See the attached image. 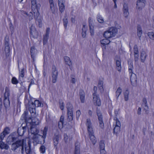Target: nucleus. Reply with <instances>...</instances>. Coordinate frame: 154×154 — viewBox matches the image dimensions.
<instances>
[{"label": "nucleus", "instance_id": "obj_1", "mask_svg": "<svg viewBox=\"0 0 154 154\" xmlns=\"http://www.w3.org/2000/svg\"><path fill=\"white\" fill-rule=\"evenodd\" d=\"M26 144V139L19 140L13 143L11 145V149L15 151L17 149L21 151L22 154H24V151L26 154H30L31 152L30 143L29 142L28 144Z\"/></svg>", "mask_w": 154, "mask_h": 154}, {"label": "nucleus", "instance_id": "obj_2", "mask_svg": "<svg viewBox=\"0 0 154 154\" xmlns=\"http://www.w3.org/2000/svg\"><path fill=\"white\" fill-rule=\"evenodd\" d=\"M48 131V128L45 127L43 129H41L42 135L38 134L35 135H33V136H29L30 139H32L33 141L37 143H44L45 142V139L46 137L47 133Z\"/></svg>", "mask_w": 154, "mask_h": 154}, {"label": "nucleus", "instance_id": "obj_3", "mask_svg": "<svg viewBox=\"0 0 154 154\" xmlns=\"http://www.w3.org/2000/svg\"><path fill=\"white\" fill-rule=\"evenodd\" d=\"M117 32V29L116 28L112 27L107 31H105L103 35L106 38H112L116 35Z\"/></svg>", "mask_w": 154, "mask_h": 154}, {"label": "nucleus", "instance_id": "obj_4", "mask_svg": "<svg viewBox=\"0 0 154 154\" xmlns=\"http://www.w3.org/2000/svg\"><path fill=\"white\" fill-rule=\"evenodd\" d=\"M10 89L8 87H6L5 88V92L4 94V104L6 108L9 107L10 105L9 97L10 96Z\"/></svg>", "mask_w": 154, "mask_h": 154}, {"label": "nucleus", "instance_id": "obj_5", "mask_svg": "<svg viewBox=\"0 0 154 154\" xmlns=\"http://www.w3.org/2000/svg\"><path fill=\"white\" fill-rule=\"evenodd\" d=\"M121 124L119 121L117 119L116 120V123L114 124L113 133L116 135L120 131Z\"/></svg>", "mask_w": 154, "mask_h": 154}, {"label": "nucleus", "instance_id": "obj_6", "mask_svg": "<svg viewBox=\"0 0 154 154\" xmlns=\"http://www.w3.org/2000/svg\"><path fill=\"white\" fill-rule=\"evenodd\" d=\"M93 102L96 105L100 106L101 105L100 99L99 96L95 93H94L92 95Z\"/></svg>", "mask_w": 154, "mask_h": 154}, {"label": "nucleus", "instance_id": "obj_7", "mask_svg": "<svg viewBox=\"0 0 154 154\" xmlns=\"http://www.w3.org/2000/svg\"><path fill=\"white\" fill-rule=\"evenodd\" d=\"M58 72L55 66H53L52 69V82L54 83L56 82L57 78Z\"/></svg>", "mask_w": 154, "mask_h": 154}, {"label": "nucleus", "instance_id": "obj_8", "mask_svg": "<svg viewBox=\"0 0 154 154\" xmlns=\"http://www.w3.org/2000/svg\"><path fill=\"white\" fill-rule=\"evenodd\" d=\"M39 131V129L35 126H31L30 129L28 130L29 138V136H33V135H35L38 133Z\"/></svg>", "mask_w": 154, "mask_h": 154}, {"label": "nucleus", "instance_id": "obj_9", "mask_svg": "<svg viewBox=\"0 0 154 154\" xmlns=\"http://www.w3.org/2000/svg\"><path fill=\"white\" fill-rule=\"evenodd\" d=\"M97 116H98L99 126L100 128L103 129L104 128V124L103 122L102 114L99 111H97Z\"/></svg>", "mask_w": 154, "mask_h": 154}, {"label": "nucleus", "instance_id": "obj_10", "mask_svg": "<svg viewBox=\"0 0 154 154\" xmlns=\"http://www.w3.org/2000/svg\"><path fill=\"white\" fill-rule=\"evenodd\" d=\"M145 0H138L137 2L136 8L139 10H141L145 5Z\"/></svg>", "mask_w": 154, "mask_h": 154}, {"label": "nucleus", "instance_id": "obj_11", "mask_svg": "<svg viewBox=\"0 0 154 154\" xmlns=\"http://www.w3.org/2000/svg\"><path fill=\"white\" fill-rule=\"evenodd\" d=\"M31 36L34 38H37L38 35V33L36 30L35 27L33 25H32L30 28Z\"/></svg>", "mask_w": 154, "mask_h": 154}, {"label": "nucleus", "instance_id": "obj_12", "mask_svg": "<svg viewBox=\"0 0 154 154\" xmlns=\"http://www.w3.org/2000/svg\"><path fill=\"white\" fill-rule=\"evenodd\" d=\"M88 23L89 26L90 32L91 35H93L94 34V23L93 20L91 18H88Z\"/></svg>", "mask_w": 154, "mask_h": 154}, {"label": "nucleus", "instance_id": "obj_13", "mask_svg": "<svg viewBox=\"0 0 154 154\" xmlns=\"http://www.w3.org/2000/svg\"><path fill=\"white\" fill-rule=\"evenodd\" d=\"M28 123L30 124H32L33 125H37L39 123V121L36 118H34L32 119L30 118H28Z\"/></svg>", "mask_w": 154, "mask_h": 154}, {"label": "nucleus", "instance_id": "obj_14", "mask_svg": "<svg viewBox=\"0 0 154 154\" xmlns=\"http://www.w3.org/2000/svg\"><path fill=\"white\" fill-rule=\"evenodd\" d=\"M142 107L143 109L145 111V112L146 114L148 113L149 107L148 106L147 101L146 99L143 98V103H142Z\"/></svg>", "mask_w": 154, "mask_h": 154}, {"label": "nucleus", "instance_id": "obj_15", "mask_svg": "<svg viewBox=\"0 0 154 154\" xmlns=\"http://www.w3.org/2000/svg\"><path fill=\"white\" fill-rule=\"evenodd\" d=\"M65 2L64 0H58V4L59 6V10L61 13L63 12L65 10L64 3Z\"/></svg>", "mask_w": 154, "mask_h": 154}, {"label": "nucleus", "instance_id": "obj_16", "mask_svg": "<svg viewBox=\"0 0 154 154\" xmlns=\"http://www.w3.org/2000/svg\"><path fill=\"white\" fill-rule=\"evenodd\" d=\"M22 127L19 128L17 130V133L20 136H22L25 132L26 131L27 128V126H23V125H22ZM26 126H27L26 125Z\"/></svg>", "mask_w": 154, "mask_h": 154}, {"label": "nucleus", "instance_id": "obj_17", "mask_svg": "<svg viewBox=\"0 0 154 154\" xmlns=\"http://www.w3.org/2000/svg\"><path fill=\"white\" fill-rule=\"evenodd\" d=\"M130 80L132 85L133 86H135L137 84L136 75L134 73H131Z\"/></svg>", "mask_w": 154, "mask_h": 154}, {"label": "nucleus", "instance_id": "obj_18", "mask_svg": "<svg viewBox=\"0 0 154 154\" xmlns=\"http://www.w3.org/2000/svg\"><path fill=\"white\" fill-rule=\"evenodd\" d=\"M60 137V135L58 134H55L54 137V143L55 146L57 149V145L58 143L59 138Z\"/></svg>", "mask_w": 154, "mask_h": 154}, {"label": "nucleus", "instance_id": "obj_19", "mask_svg": "<svg viewBox=\"0 0 154 154\" xmlns=\"http://www.w3.org/2000/svg\"><path fill=\"white\" fill-rule=\"evenodd\" d=\"M80 144L79 142H76L75 144V150L74 154H80Z\"/></svg>", "mask_w": 154, "mask_h": 154}, {"label": "nucleus", "instance_id": "obj_20", "mask_svg": "<svg viewBox=\"0 0 154 154\" xmlns=\"http://www.w3.org/2000/svg\"><path fill=\"white\" fill-rule=\"evenodd\" d=\"M0 148L1 149H4L7 150L9 148V146L8 144L2 141V140H0Z\"/></svg>", "mask_w": 154, "mask_h": 154}, {"label": "nucleus", "instance_id": "obj_21", "mask_svg": "<svg viewBox=\"0 0 154 154\" xmlns=\"http://www.w3.org/2000/svg\"><path fill=\"white\" fill-rule=\"evenodd\" d=\"M5 52L6 54V56L8 57L9 56L10 54V47L8 43L6 42L5 44Z\"/></svg>", "mask_w": 154, "mask_h": 154}, {"label": "nucleus", "instance_id": "obj_22", "mask_svg": "<svg viewBox=\"0 0 154 154\" xmlns=\"http://www.w3.org/2000/svg\"><path fill=\"white\" fill-rule=\"evenodd\" d=\"M146 56L147 54L146 52L145 51H142L141 53L140 56V60L142 62H144Z\"/></svg>", "mask_w": 154, "mask_h": 154}, {"label": "nucleus", "instance_id": "obj_23", "mask_svg": "<svg viewBox=\"0 0 154 154\" xmlns=\"http://www.w3.org/2000/svg\"><path fill=\"white\" fill-rule=\"evenodd\" d=\"M79 95L81 102L82 103H83L85 101V93L82 90L80 91L79 92Z\"/></svg>", "mask_w": 154, "mask_h": 154}, {"label": "nucleus", "instance_id": "obj_24", "mask_svg": "<svg viewBox=\"0 0 154 154\" xmlns=\"http://www.w3.org/2000/svg\"><path fill=\"white\" fill-rule=\"evenodd\" d=\"M32 58L33 61L34 60L35 55H36V51L34 47H32L31 48L30 50Z\"/></svg>", "mask_w": 154, "mask_h": 154}, {"label": "nucleus", "instance_id": "obj_25", "mask_svg": "<svg viewBox=\"0 0 154 154\" xmlns=\"http://www.w3.org/2000/svg\"><path fill=\"white\" fill-rule=\"evenodd\" d=\"M66 108L67 110V112H69L70 114L71 112H73V107L72 105L69 103H67L66 105Z\"/></svg>", "mask_w": 154, "mask_h": 154}, {"label": "nucleus", "instance_id": "obj_26", "mask_svg": "<svg viewBox=\"0 0 154 154\" xmlns=\"http://www.w3.org/2000/svg\"><path fill=\"white\" fill-rule=\"evenodd\" d=\"M32 11L34 14L35 19V20H36L39 17H41V16H39V13L38 12V8H35L34 10H32Z\"/></svg>", "mask_w": 154, "mask_h": 154}, {"label": "nucleus", "instance_id": "obj_27", "mask_svg": "<svg viewBox=\"0 0 154 154\" xmlns=\"http://www.w3.org/2000/svg\"><path fill=\"white\" fill-rule=\"evenodd\" d=\"M32 105L34 108L35 107H38L41 106L42 103L39 100H35L34 103L32 102Z\"/></svg>", "mask_w": 154, "mask_h": 154}, {"label": "nucleus", "instance_id": "obj_28", "mask_svg": "<svg viewBox=\"0 0 154 154\" xmlns=\"http://www.w3.org/2000/svg\"><path fill=\"white\" fill-rule=\"evenodd\" d=\"M28 113L27 112L25 111L24 113L22 115L21 119L22 120H24V121L26 123V125H27V122H28V119H27V116Z\"/></svg>", "mask_w": 154, "mask_h": 154}, {"label": "nucleus", "instance_id": "obj_29", "mask_svg": "<svg viewBox=\"0 0 154 154\" xmlns=\"http://www.w3.org/2000/svg\"><path fill=\"white\" fill-rule=\"evenodd\" d=\"M137 35L138 37L140 38L142 34V31L141 27L138 25L137 28Z\"/></svg>", "mask_w": 154, "mask_h": 154}, {"label": "nucleus", "instance_id": "obj_30", "mask_svg": "<svg viewBox=\"0 0 154 154\" xmlns=\"http://www.w3.org/2000/svg\"><path fill=\"white\" fill-rule=\"evenodd\" d=\"M87 29V27L85 25H83V26L82 32V35L83 38H85L86 36V32Z\"/></svg>", "mask_w": 154, "mask_h": 154}, {"label": "nucleus", "instance_id": "obj_31", "mask_svg": "<svg viewBox=\"0 0 154 154\" xmlns=\"http://www.w3.org/2000/svg\"><path fill=\"white\" fill-rule=\"evenodd\" d=\"M64 59L65 63L69 66L71 65V62L69 58L67 56L64 57Z\"/></svg>", "mask_w": 154, "mask_h": 154}, {"label": "nucleus", "instance_id": "obj_32", "mask_svg": "<svg viewBox=\"0 0 154 154\" xmlns=\"http://www.w3.org/2000/svg\"><path fill=\"white\" fill-rule=\"evenodd\" d=\"M32 10H34L35 8H37L36 0H31Z\"/></svg>", "mask_w": 154, "mask_h": 154}, {"label": "nucleus", "instance_id": "obj_33", "mask_svg": "<svg viewBox=\"0 0 154 154\" xmlns=\"http://www.w3.org/2000/svg\"><path fill=\"white\" fill-rule=\"evenodd\" d=\"M110 42V41L107 39H103L100 41V43L102 45H107Z\"/></svg>", "mask_w": 154, "mask_h": 154}, {"label": "nucleus", "instance_id": "obj_34", "mask_svg": "<svg viewBox=\"0 0 154 154\" xmlns=\"http://www.w3.org/2000/svg\"><path fill=\"white\" fill-rule=\"evenodd\" d=\"M38 22V26L39 27H42V21L43 18L42 17H39L38 18L35 20Z\"/></svg>", "mask_w": 154, "mask_h": 154}, {"label": "nucleus", "instance_id": "obj_35", "mask_svg": "<svg viewBox=\"0 0 154 154\" xmlns=\"http://www.w3.org/2000/svg\"><path fill=\"white\" fill-rule=\"evenodd\" d=\"M128 71L129 72L130 74L131 73H133L132 70L133 69V66L132 62H130L128 63Z\"/></svg>", "mask_w": 154, "mask_h": 154}, {"label": "nucleus", "instance_id": "obj_36", "mask_svg": "<svg viewBox=\"0 0 154 154\" xmlns=\"http://www.w3.org/2000/svg\"><path fill=\"white\" fill-rule=\"evenodd\" d=\"M98 87L99 89L101 91H103V82L102 81H99L98 83Z\"/></svg>", "mask_w": 154, "mask_h": 154}, {"label": "nucleus", "instance_id": "obj_37", "mask_svg": "<svg viewBox=\"0 0 154 154\" xmlns=\"http://www.w3.org/2000/svg\"><path fill=\"white\" fill-rule=\"evenodd\" d=\"M122 89L120 87H119L117 89L116 92V95L117 99H118L119 97L122 93Z\"/></svg>", "mask_w": 154, "mask_h": 154}, {"label": "nucleus", "instance_id": "obj_38", "mask_svg": "<svg viewBox=\"0 0 154 154\" xmlns=\"http://www.w3.org/2000/svg\"><path fill=\"white\" fill-rule=\"evenodd\" d=\"M129 92L128 90H127L124 93L125 100L126 101L128 100V95Z\"/></svg>", "mask_w": 154, "mask_h": 154}, {"label": "nucleus", "instance_id": "obj_39", "mask_svg": "<svg viewBox=\"0 0 154 154\" xmlns=\"http://www.w3.org/2000/svg\"><path fill=\"white\" fill-rule=\"evenodd\" d=\"M97 21L100 23H103L104 22V21L103 17L99 14L97 15Z\"/></svg>", "mask_w": 154, "mask_h": 154}, {"label": "nucleus", "instance_id": "obj_40", "mask_svg": "<svg viewBox=\"0 0 154 154\" xmlns=\"http://www.w3.org/2000/svg\"><path fill=\"white\" fill-rule=\"evenodd\" d=\"M116 64L117 69L118 71H120L121 69L120 61L119 60H116Z\"/></svg>", "mask_w": 154, "mask_h": 154}, {"label": "nucleus", "instance_id": "obj_41", "mask_svg": "<svg viewBox=\"0 0 154 154\" xmlns=\"http://www.w3.org/2000/svg\"><path fill=\"white\" fill-rule=\"evenodd\" d=\"M90 136V139L92 143L94 145L96 142V138H95L94 134L89 135Z\"/></svg>", "mask_w": 154, "mask_h": 154}, {"label": "nucleus", "instance_id": "obj_42", "mask_svg": "<svg viewBox=\"0 0 154 154\" xmlns=\"http://www.w3.org/2000/svg\"><path fill=\"white\" fill-rule=\"evenodd\" d=\"M48 37L49 35L45 34L44 35L43 40V43L44 45L47 42Z\"/></svg>", "mask_w": 154, "mask_h": 154}, {"label": "nucleus", "instance_id": "obj_43", "mask_svg": "<svg viewBox=\"0 0 154 154\" xmlns=\"http://www.w3.org/2000/svg\"><path fill=\"white\" fill-rule=\"evenodd\" d=\"M87 128L89 135L94 134V132L92 126L88 127Z\"/></svg>", "mask_w": 154, "mask_h": 154}, {"label": "nucleus", "instance_id": "obj_44", "mask_svg": "<svg viewBox=\"0 0 154 154\" xmlns=\"http://www.w3.org/2000/svg\"><path fill=\"white\" fill-rule=\"evenodd\" d=\"M68 116V120L69 121H71L73 119V112H71L70 114H69V112H67Z\"/></svg>", "mask_w": 154, "mask_h": 154}, {"label": "nucleus", "instance_id": "obj_45", "mask_svg": "<svg viewBox=\"0 0 154 154\" xmlns=\"http://www.w3.org/2000/svg\"><path fill=\"white\" fill-rule=\"evenodd\" d=\"M147 35L149 38L154 40V33L153 32H149L148 33Z\"/></svg>", "mask_w": 154, "mask_h": 154}, {"label": "nucleus", "instance_id": "obj_46", "mask_svg": "<svg viewBox=\"0 0 154 154\" xmlns=\"http://www.w3.org/2000/svg\"><path fill=\"white\" fill-rule=\"evenodd\" d=\"M105 144L103 141H101L100 143V149H105Z\"/></svg>", "mask_w": 154, "mask_h": 154}, {"label": "nucleus", "instance_id": "obj_47", "mask_svg": "<svg viewBox=\"0 0 154 154\" xmlns=\"http://www.w3.org/2000/svg\"><path fill=\"white\" fill-rule=\"evenodd\" d=\"M10 131L9 128L8 127H6L4 129L2 132L5 134L7 135L10 133Z\"/></svg>", "mask_w": 154, "mask_h": 154}, {"label": "nucleus", "instance_id": "obj_48", "mask_svg": "<svg viewBox=\"0 0 154 154\" xmlns=\"http://www.w3.org/2000/svg\"><path fill=\"white\" fill-rule=\"evenodd\" d=\"M12 83L14 85H16L18 83V81L15 77H13L11 79Z\"/></svg>", "mask_w": 154, "mask_h": 154}, {"label": "nucleus", "instance_id": "obj_49", "mask_svg": "<svg viewBox=\"0 0 154 154\" xmlns=\"http://www.w3.org/2000/svg\"><path fill=\"white\" fill-rule=\"evenodd\" d=\"M8 139L11 140V141L13 142L17 140V137L14 136H9L8 137Z\"/></svg>", "mask_w": 154, "mask_h": 154}, {"label": "nucleus", "instance_id": "obj_50", "mask_svg": "<svg viewBox=\"0 0 154 154\" xmlns=\"http://www.w3.org/2000/svg\"><path fill=\"white\" fill-rule=\"evenodd\" d=\"M134 54H138V47L137 45H135L134 46Z\"/></svg>", "mask_w": 154, "mask_h": 154}, {"label": "nucleus", "instance_id": "obj_51", "mask_svg": "<svg viewBox=\"0 0 154 154\" xmlns=\"http://www.w3.org/2000/svg\"><path fill=\"white\" fill-rule=\"evenodd\" d=\"M123 12L124 16L125 17L127 18L129 14L128 10H123Z\"/></svg>", "mask_w": 154, "mask_h": 154}, {"label": "nucleus", "instance_id": "obj_52", "mask_svg": "<svg viewBox=\"0 0 154 154\" xmlns=\"http://www.w3.org/2000/svg\"><path fill=\"white\" fill-rule=\"evenodd\" d=\"M40 150L41 153H44L45 150V146H42L40 147Z\"/></svg>", "mask_w": 154, "mask_h": 154}, {"label": "nucleus", "instance_id": "obj_53", "mask_svg": "<svg viewBox=\"0 0 154 154\" xmlns=\"http://www.w3.org/2000/svg\"><path fill=\"white\" fill-rule=\"evenodd\" d=\"M86 125L88 127H90L92 126L91 123L90 121V120L89 119H88L87 120Z\"/></svg>", "mask_w": 154, "mask_h": 154}, {"label": "nucleus", "instance_id": "obj_54", "mask_svg": "<svg viewBox=\"0 0 154 154\" xmlns=\"http://www.w3.org/2000/svg\"><path fill=\"white\" fill-rule=\"evenodd\" d=\"M6 135L2 132L0 134V140H4V138L5 137Z\"/></svg>", "mask_w": 154, "mask_h": 154}, {"label": "nucleus", "instance_id": "obj_55", "mask_svg": "<svg viewBox=\"0 0 154 154\" xmlns=\"http://www.w3.org/2000/svg\"><path fill=\"white\" fill-rule=\"evenodd\" d=\"M68 23V21L67 18H65L63 19V25L65 28H66L67 26V24Z\"/></svg>", "mask_w": 154, "mask_h": 154}, {"label": "nucleus", "instance_id": "obj_56", "mask_svg": "<svg viewBox=\"0 0 154 154\" xmlns=\"http://www.w3.org/2000/svg\"><path fill=\"white\" fill-rule=\"evenodd\" d=\"M128 10V5L127 4L124 3L123 5V10Z\"/></svg>", "mask_w": 154, "mask_h": 154}, {"label": "nucleus", "instance_id": "obj_57", "mask_svg": "<svg viewBox=\"0 0 154 154\" xmlns=\"http://www.w3.org/2000/svg\"><path fill=\"white\" fill-rule=\"evenodd\" d=\"M81 114L80 111L79 110H77L76 112V118L77 119H78L79 116Z\"/></svg>", "mask_w": 154, "mask_h": 154}, {"label": "nucleus", "instance_id": "obj_58", "mask_svg": "<svg viewBox=\"0 0 154 154\" xmlns=\"http://www.w3.org/2000/svg\"><path fill=\"white\" fill-rule=\"evenodd\" d=\"M24 76V70L23 69L20 72V77H21L23 78Z\"/></svg>", "mask_w": 154, "mask_h": 154}, {"label": "nucleus", "instance_id": "obj_59", "mask_svg": "<svg viewBox=\"0 0 154 154\" xmlns=\"http://www.w3.org/2000/svg\"><path fill=\"white\" fill-rule=\"evenodd\" d=\"M26 14L29 17V20H32L33 19V14L32 12H30L28 14L26 13Z\"/></svg>", "mask_w": 154, "mask_h": 154}, {"label": "nucleus", "instance_id": "obj_60", "mask_svg": "<svg viewBox=\"0 0 154 154\" xmlns=\"http://www.w3.org/2000/svg\"><path fill=\"white\" fill-rule=\"evenodd\" d=\"M134 61L135 62L137 61L138 59V54H134Z\"/></svg>", "mask_w": 154, "mask_h": 154}, {"label": "nucleus", "instance_id": "obj_61", "mask_svg": "<svg viewBox=\"0 0 154 154\" xmlns=\"http://www.w3.org/2000/svg\"><path fill=\"white\" fill-rule=\"evenodd\" d=\"M35 108L32 106V108H29V110L31 113H34L35 111Z\"/></svg>", "mask_w": 154, "mask_h": 154}, {"label": "nucleus", "instance_id": "obj_62", "mask_svg": "<svg viewBox=\"0 0 154 154\" xmlns=\"http://www.w3.org/2000/svg\"><path fill=\"white\" fill-rule=\"evenodd\" d=\"M50 9H51V11H52V13H54H54L56 10L57 9L55 6L54 7H52L51 8H50Z\"/></svg>", "mask_w": 154, "mask_h": 154}, {"label": "nucleus", "instance_id": "obj_63", "mask_svg": "<svg viewBox=\"0 0 154 154\" xmlns=\"http://www.w3.org/2000/svg\"><path fill=\"white\" fill-rule=\"evenodd\" d=\"M64 103L63 102H62L60 103V108L62 110H63L64 108Z\"/></svg>", "mask_w": 154, "mask_h": 154}, {"label": "nucleus", "instance_id": "obj_64", "mask_svg": "<svg viewBox=\"0 0 154 154\" xmlns=\"http://www.w3.org/2000/svg\"><path fill=\"white\" fill-rule=\"evenodd\" d=\"M64 140L65 141V142L66 143L67 141V140H68V136L66 134H64Z\"/></svg>", "mask_w": 154, "mask_h": 154}]
</instances>
